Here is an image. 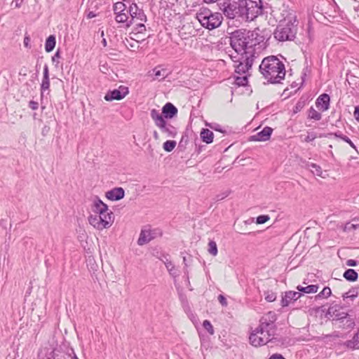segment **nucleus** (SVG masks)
I'll return each instance as SVG.
<instances>
[{
    "instance_id": "f704fd0d",
    "label": "nucleus",
    "mask_w": 359,
    "mask_h": 359,
    "mask_svg": "<svg viewBox=\"0 0 359 359\" xmlns=\"http://www.w3.org/2000/svg\"><path fill=\"white\" fill-rule=\"evenodd\" d=\"M159 67H156L154 69H153V72L155 76V79L163 80L168 76V73L166 72V69H159Z\"/></svg>"
},
{
    "instance_id": "e2e57ef3",
    "label": "nucleus",
    "mask_w": 359,
    "mask_h": 359,
    "mask_svg": "<svg viewBox=\"0 0 359 359\" xmlns=\"http://www.w3.org/2000/svg\"><path fill=\"white\" fill-rule=\"evenodd\" d=\"M346 264L348 266H355L358 265V262L355 259H348Z\"/></svg>"
},
{
    "instance_id": "a19ab883",
    "label": "nucleus",
    "mask_w": 359,
    "mask_h": 359,
    "mask_svg": "<svg viewBox=\"0 0 359 359\" xmlns=\"http://www.w3.org/2000/svg\"><path fill=\"white\" fill-rule=\"evenodd\" d=\"M332 294V290L331 289L326 286L323 288V290L320 292L317 295L315 296V299H321V298H323V297H330Z\"/></svg>"
},
{
    "instance_id": "4d7b16f0",
    "label": "nucleus",
    "mask_w": 359,
    "mask_h": 359,
    "mask_svg": "<svg viewBox=\"0 0 359 359\" xmlns=\"http://www.w3.org/2000/svg\"><path fill=\"white\" fill-rule=\"evenodd\" d=\"M218 301L223 306H227V300L226 297L223 294H219L218 296Z\"/></svg>"
},
{
    "instance_id": "0eeeda50",
    "label": "nucleus",
    "mask_w": 359,
    "mask_h": 359,
    "mask_svg": "<svg viewBox=\"0 0 359 359\" xmlns=\"http://www.w3.org/2000/svg\"><path fill=\"white\" fill-rule=\"evenodd\" d=\"M150 116L156 126L160 129L162 133L165 134L168 137L174 138L177 136L178 133L177 128L168 122L167 120H164L159 115V111L157 109H151Z\"/></svg>"
},
{
    "instance_id": "9b49d317",
    "label": "nucleus",
    "mask_w": 359,
    "mask_h": 359,
    "mask_svg": "<svg viewBox=\"0 0 359 359\" xmlns=\"http://www.w3.org/2000/svg\"><path fill=\"white\" fill-rule=\"evenodd\" d=\"M129 93V89L125 86H120L118 88L109 90L104 95L106 101L121 100Z\"/></svg>"
},
{
    "instance_id": "7ed1b4c3",
    "label": "nucleus",
    "mask_w": 359,
    "mask_h": 359,
    "mask_svg": "<svg viewBox=\"0 0 359 359\" xmlns=\"http://www.w3.org/2000/svg\"><path fill=\"white\" fill-rule=\"evenodd\" d=\"M255 35V31L236 29L231 33L230 45L238 55H250L251 53H255V50L252 49V40Z\"/></svg>"
},
{
    "instance_id": "20e7f679",
    "label": "nucleus",
    "mask_w": 359,
    "mask_h": 359,
    "mask_svg": "<svg viewBox=\"0 0 359 359\" xmlns=\"http://www.w3.org/2000/svg\"><path fill=\"white\" fill-rule=\"evenodd\" d=\"M297 31V16L294 13H289L279 22L273 32V36L278 41H293L296 37Z\"/></svg>"
},
{
    "instance_id": "5701e85b",
    "label": "nucleus",
    "mask_w": 359,
    "mask_h": 359,
    "mask_svg": "<svg viewBox=\"0 0 359 359\" xmlns=\"http://www.w3.org/2000/svg\"><path fill=\"white\" fill-rule=\"evenodd\" d=\"M337 325L338 327L343 330H351L355 326V318L350 314L347 313V315L344 316V318H342Z\"/></svg>"
},
{
    "instance_id": "13d9d810",
    "label": "nucleus",
    "mask_w": 359,
    "mask_h": 359,
    "mask_svg": "<svg viewBox=\"0 0 359 359\" xmlns=\"http://www.w3.org/2000/svg\"><path fill=\"white\" fill-rule=\"evenodd\" d=\"M30 42H31V39H30L29 36L25 35L24 37V41H23L24 46L27 48H31Z\"/></svg>"
},
{
    "instance_id": "8fccbe9b",
    "label": "nucleus",
    "mask_w": 359,
    "mask_h": 359,
    "mask_svg": "<svg viewBox=\"0 0 359 359\" xmlns=\"http://www.w3.org/2000/svg\"><path fill=\"white\" fill-rule=\"evenodd\" d=\"M336 308H337L336 306H332V305L330 306L327 309L326 313L325 314V316L327 318H328V319L332 320V319L333 318V316H334L333 314H334V311H336Z\"/></svg>"
},
{
    "instance_id": "f3484780",
    "label": "nucleus",
    "mask_w": 359,
    "mask_h": 359,
    "mask_svg": "<svg viewBox=\"0 0 359 359\" xmlns=\"http://www.w3.org/2000/svg\"><path fill=\"white\" fill-rule=\"evenodd\" d=\"M161 113L159 112V115L163 118L164 120L172 119L177 116L178 109L171 102H167L162 107Z\"/></svg>"
},
{
    "instance_id": "c03bdc74",
    "label": "nucleus",
    "mask_w": 359,
    "mask_h": 359,
    "mask_svg": "<svg viewBox=\"0 0 359 359\" xmlns=\"http://www.w3.org/2000/svg\"><path fill=\"white\" fill-rule=\"evenodd\" d=\"M203 327L210 335L214 334V328L210 320H205L203 322Z\"/></svg>"
},
{
    "instance_id": "603ef678",
    "label": "nucleus",
    "mask_w": 359,
    "mask_h": 359,
    "mask_svg": "<svg viewBox=\"0 0 359 359\" xmlns=\"http://www.w3.org/2000/svg\"><path fill=\"white\" fill-rule=\"evenodd\" d=\"M231 193V191L229 190H226L222 193H220L217 195H216L215 196V200L217 201H222L223 199H224L225 198H226Z\"/></svg>"
},
{
    "instance_id": "e433bc0d",
    "label": "nucleus",
    "mask_w": 359,
    "mask_h": 359,
    "mask_svg": "<svg viewBox=\"0 0 359 359\" xmlns=\"http://www.w3.org/2000/svg\"><path fill=\"white\" fill-rule=\"evenodd\" d=\"M311 74V67L308 65L307 60H305V67H304L302 72V83H301V87L303 86L306 78L307 76L310 75Z\"/></svg>"
},
{
    "instance_id": "5fc2aeb1",
    "label": "nucleus",
    "mask_w": 359,
    "mask_h": 359,
    "mask_svg": "<svg viewBox=\"0 0 359 359\" xmlns=\"http://www.w3.org/2000/svg\"><path fill=\"white\" fill-rule=\"evenodd\" d=\"M317 137L314 132L308 133V135L304 138L306 142H311Z\"/></svg>"
},
{
    "instance_id": "3c124183",
    "label": "nucleus",
    "mask_w": 359,
    "mask_h": 359,
    "mask_svg": "<svg viewBox=\"0 0 359 359\" xmlns=\"http://www.w3.org/2000/svg\"><path fill=\"white\" fill-rule=\"evenodd\" d=\"M143 22H141L136 24L134 28V31L136 32V33H143L144 31H146V27Z\"/></svg>"
},
{
    "instance_id": "1a4fd4ad",
    "label": "nucleus",
    "mask_w": 359,
    "mask_h": 359,
    "mask_svg": "<svg viewBox=\"0 0 359 359\" xmlns=\"http://www.w3.org/2000/svg\"><path fill=\"white\" fill-rule=\"evenodd\" d=\"M70 356V354L48 345L39 349L37 359H69Z\"/></svg>"
},
{
    "instance_id": "864d4df0",
    "label": "nucleus",
    "mask_w": 359,
    "mask_h": 359,
    "mask_svg": "<svg viewBox=\"0 0 359 359\" xmlns=\"http://www.w3.org/2000/svg\"><path fill=\"white\" fill-rule=\"evenodd\" d=\"M61 57L60 50L57 49L53 56L52 57V62L55 63V67H57V64L59 63L58 59Z\"/></svg>"
},
{
    "instance_id": "b1692460",
    "label": "nucleus",
    "mask_w": 359,
    "mask_h": 359,
    "mask_svg": "<svg viewBox=\"0 0 359 359\" xmlns=\"http://www.w3.org/2000/svg\"><path fill=\"white\" fill-rule=\"evenodd\" d=\"M344 345L351 350L359 349V332L355 333L351 339L346 341Z\"/></svg>"
},
{
    "instance_id": "c9c22d12",
    "label": "nucleus",
    "mask_w": 359,
    "mask_h": 359,
    "mask_svg": "<svg viewBox=\"0 0 359 359\" xmlns=\"http://www.w3.org/2000/svg\"><path fill=\"white\" fill-rule=\"evenodd\" d=\"M267 343H272L276 345H285L287 343V338L278 337L276 334L273 337L266 339Z\"/></svg>"
},
{
    "instance_id": "412c9836",
    "label": "nucleus",
    "mask_w": 359,
    "mask_h": 359,
    "mask_svg": "<svg viewBox=\"0 0 359 359\" xmlns=\"http://www.w3.org/2000/svg\"><path fill=\"white\" fill-rule=\"evenodd\" d=\"M259 334H260V333H257L256 328L251 332L249 337L250 344L255 347L262 346L267 344L266 339L262 336H259Z\"/></svg>"
},
{
    "instance_id": "774afa93",
    "label": "nucleus",
    "mask_w": 359,
    "mask_h": 359,
    "mask_svg": "<svg viewBox=\"0 0 359 359\" xmlns=\"http://www.w3.org/2000/svg\"><path fill=\"white\" fill-rule=\"evenodd\" d=\"M354 117L356 119V121H359V105L355 107Z\"/></svg>"
},
{
    "instance_id": "c756f323",
    "label": "nucleus",
    "mask_w": 359,
    "mask_h": 359,
    "mask_svg": "<svg viewBox=\"0 0 359 359\" xmlns=\"http://www.w3.org/2000/svg\"><path fill=\"white\" fill-rule=\"evenodd\" d=\"M271 329H277L275 323H268L266 324L259 323V325L257 327V333H260V335H264L265 331Z\"/></svg>"
},
{
    "instance_id": "2f4dec72",
    "label": "nucleus",
    "mask_w": 359,
    "mask_h": 359,
    "mask_svg": "<svg viewBox=\"0 0 359 359\" xmlns=\"http://www.w3.org/2000/svg\"><path fill=\"white\" fill-rule=\"evenodd\" d=\"M305 168L307 169L313 168V170H312L311 172L314 175H316L317 176L319 177H322L323 171L321 167L319 165L307 161L305 163Z\"/></svg>"
},
{
    "instance_id": "a18cd8bd",
    "label": "nucleus",
    "mask_w": 359,
    "mask_h": 359,
    "mask_svg": "<svg viewBox=\"0 0 359 359\" xmlns=\"http://www.w3.org/2000/svg\"><path fill=\"white\" fill-rule=\"evenodd\" d=\"M165 266L166 269H168L169 273L172 276H176V274L173 271L175 270V266L172 263V262L168 259L164 261Z\"/></svg>"
},
{
    "instance_id": "0e129e2a",
    "label": "nucleus",
    "mask_w": 359,
    "mask_h": 359,
    "mask_svg": "<svg viewBox=\"0 0 359 359\" xmlns=\"http://www.w3.org/2000/svg\"><path fill=\"white\" fill-rule=\"evenodd\" d=\"M269 359H285L283 355L280 353H274L271 355Z\"/></svg>"
},
{
    "instance_id": "79ce46f5",
    "label": "nucleus",
    "mask_w": 359,
    "mask_h": 359,
    "mask_svg": "<svg viewBox=\"0 0 359 359\" xmlns=\"http://www.w3.org/2000/svg\"><path fill=\"white\" fill-rule=\"evenodd\" d=\"M208 252L210 255H212L213 256H215L217 255V252H218L217 245L215 241H210L208 243Z\"/></svg>"
},
{
    "instance_id": "4468645a",
    "label": "nucleus",
    "mask_w": 359,
    "mask_h": 359,
    "mask_svg": "<svg viewBox=\"0 0 359 359\" xmlns=\"http://www.w3.org/2000/svg\"><path fill=\"white\" fill-rule=\"evenodd\" d=\"M131 7H133V11H130V15L129 16L130 27L135 23L137 20H140L141 22L147 21V16L142 8H140L133 1V5L131 4Z\"/></svg>"
},
{
    "instance_id": "bb28decb",
    "label": "nucleus",
    "mask_w": 359,
    "mask_h": 359,
    "mask_svg": "<svg viewBox=\"0 0 359 359\" xmlns=\"http://www.w3.org/2000/svg\"><path fill=\"white\" fill-rule=\"evenodd\" d=\"M343 277L347 281L355 282L358 279V273L355 269H348L344 272Z\"/></svg>"
},
{
    "instance_id": "680f3d73",
    "label": "nucleus",
    "mask_w": 359,
    "mask_h": 359,
    "mask_svg": "<svg viewBox=\"0 0 359 359\" xmlns=\"http://www.w3.org/2000/svg\"><path fill=\"white\" fill-rule=\"evenodd\" d=\"M343 141L348 143L352 148L355 149H356L355 145L348 136H344V137H343Z\"/></svg>"
},
{
    "instance_id": "a878e982",
    "label": "nucleus",
    "mask_w": 359,
    "mask_h": 359,
    "mask_svg": "<svg viewBox=\"0 0 359 359\" xmlns=\"http://www.w3.org/2000/svg\"><path fill=\"white\" fill-rule=\"evenodd\" d=\"M200 135L201 140L206 144H210L213 142L214 134L208 128H202Z\"/></svg>"
},
{
    "instance_id": "a211bd4d",
    "label": "nucleus",
    "mask_w": 359,
    "mask_h": 359,
    "mask_svg": "<svg viewBox=\"0 0 359 359\" xmlns=\"http://www.w3.org/2000/svg\"><path fill=\"white\" fill-rule=\"evenodd\" d=\"M273 133V129L269 126H265L261 131L250 136V140L256 142H264L269 140Z\"/></svg>"
},
{
    "instance_id": "6e6d98bb",
    "label": "nucleus",
    "mask_w": 359,
    "mask_h": 359,
    "mask_svg": "<svg viewBox=\"0 0 359 359\" xmlns=\"http://www.w3.org/2000/svg\"><path fill=\"white\" fill-rule=\"evenodd\" d=\"M28 106L32 110H36L39 108V103L34 100H30L28 103Z\"/></svg>"
},
{
    "instance_id": "49530a36",
    "label": "nucleus",
    "mask_w": 359,
    "mask_h": 359,
    "mask_svg": "<svg viewBox=\"0 0 359 359\" xmlns=\"http://www.w3.org/2000/svg\"><path fill=\"white\" fill-rule=\"evenodd\" d=\"M347 312H341V313H335V316H333V318L332 319V324L337 325L339 321L344 318V316L347 315Z\"/></svg>"
},
{
    "instance_id": "6e6552de",
    "label": "nucleus",
    "mask_w": 359,
    "mask_h": 359,
    "mask_svg": "<svg viewBox=\"0 0 359 359\" xmlns=\"http://www.w3.org/2000/svg\"><path fill=\"white\" fill-rule=\"evenodd\" d=\"M231 58L234 62H238L235 65V72L238 74H243L252 67L255 55V53H251L250 55H241L238 59H236L237 55H231Z\"/></svg>"
},
{
    "instance_id": "cd10ccee",
    "label": "nucleus",
    "mask_w": 359,
    "mask_h": 359,
    "mask_svg": "<svg viewBox=\"0 0 359 359\" xmlns=\"http://www.w3.org/2000/svg\"><path fill=\"white\" fill-rule=\"evenodd\" d=\"M56 45V37L54 34L48 36L45 42V50L47 53L53 51Z\"/></svg>"
},
{
    "instance_id": "423d86ee",
    "label": "nucleus",
    "mask_w": 359,
    "mask_h": 359,
    "mask_svg": "<svg viewBox=\"0 0 359 359\" xmlns=\"http://www.w3.org/2000/svg\"><path fill=\"white\" fill-rule=\"evenodd\" d=\"M131 4L133 5V1L123 0L122 1H118L113 5V11L116 15V22L119 24H122V27L125 28L130 27V11H133Z\"/></svg>"
},
{
    "instance_id": "aec40b11",
    "label": "nucleus",
    "mask_w": 359,
    "mask_h": 359,
    "mask_svg": "<svg viewBox=\"0 0 359 359\" xmlns=\"http://www.w3.org/2000/svg\"><path fill=\"white\" fill-rule=\"evenodd\" d=\"M330 97L327 93L321 94L316 100V107L322 111H325L330 109Z\"/></svg>"
},
{
    "instance_id": "9d476101",
    "label": "nucleus",
    "mask_w": 359,
    "mask_h": 359,
    "mask_svg": "<svg viewBox=\"0 0 359 359\" xmlns=\"http://www.w3.org/2000/svg\"><path fill=\"white\" fill-rule=\"evenodd\" d=\"M106 216L102 217L97 215H90L88 217L89 223L98 230L109 228L114 222V216L112 211H110Z\"/></svg>"
},
{
    "instance_id": "338daca9",
    "label": "nucleus",
    "mask_w": 359,
    "mask_h": 359,
    "mask_svg": "<svg viewBox=\"0 0 359 359\" xmlns=\"http://www.w3.org/2000/svg\"><path fill=\"white\" fill-rule=\"evenodd\" d=\"M332 134V136H334L336 137L340 138L343 140V137L346 136L345 135L342 134L341 131H337L335 133H331Z\"/></svg>"
},
{
    "instance_id": "4be33fe9",
    "label": "nucleus",
    "mask_w": 359,
    "mask_h": 359,
    "mask_svg": "<svg viewBox=\"0 0 359 359\" xmlns=\"http://www.w3.org/2000/svg\"><path fill=\"white\" fill-rule=\"evenodd\" d=\"M50 88V79H49V70L47 65L43 67V79L41 83V97H43V94L46 90H49Z\"/></svg>"
},
{
    "instance_id": "c85d7f7f",
    "label": "nucleus",
    "mask_w": 359,
    "mask_h": 359,
    "mask_svg": "<svg viewBox=\"0 0 359 359\" xmlns=\"http://www.w3.org/2000/svg\"><path fill=\"white\" fill-rule=\"evenodd\" d=\"M297 290H298V292L302 293V295L304 293H305V294L316 293V292H317V291L318 290V285H309L306 287L298 285L297 287Z\"/></svg>"
},
{
    "instance_id": "473e14b6",
    "label": "nucleus",
    "mask_w": 359,
    "mask_h": 359,
    "mask_svg": "<svg viewBox=\"0 0 359 359\" xmlns=\"http://www.w3.org/2000/svg\"><path fill=\"white\" fill-rule=\"evenodd\" d=\"M308 101V97H305L304 95H302L297 102L296 103L295 106L293 108V114H297L299 112L306 104V102Z\"/></svg>"
},
{
    "instance_id": "4c0bfd02",
    "label": "nucleus",
    "mask_w": 359,
    "mask_h": 359,
    "mask_svg": "<svg viewBox=\"0 0 359 359\" xmlns=\"http://www.w3.org/2000/svg\"><path fill=\"white\" fill-rule=\"evenodd\" d=\"M322 118L320 112L317 111L313 107H311L308 110V118L319 121Z\"/></svg>"
},
{
    "instance_id": "052dcab7",
    "label": "nucleus",
    "mask_w": 359,
    "mask_h": 359,
    "mask_svg": "<svg viewBox=\"0 0 359 359\" xmlns=\"http://www.w3.org/2000/svg\"><path fill=\"white\" fill-rule=\"evenodd\" d=\"M276 330L277 329H271V330H268L267 331H265V332L266 333V335H267V338L266 339H269V338L273 337V335H276Z\"/></svg>"
},
{
    "instance_id": "f8f14e48",
    "label": "nucleus",
    "mask_w": 359,
    "mask_h": 359,
    "mask_svg": "<svg viewBox=\"0 0 359 359\" xmlns=\"http://www.w3.org/2000/svg\"><path fill=\"white\" fill-rule=\"evenodd\" d=\"M255 35L252 39V49L255 50V46L259 45V47L266 46L267 41L271 38L270 32L266 30H262L260 33H258L259 29L257 28L255 30Z\"/></svg>"
},
{
    "instance_id": "f257e3e1",
    "label": "nucleus",
    "mask_w": 359,
    "mask_h": 359,
    "mask_svg": "<svg viewBox=\"0 0 359 359\" xmlns=\"http://www.w3.org/2000/svg\"><path fill=\"white\" fill-rule=\"evenodd\" d=\"M220 8L229 19L252 21L263 14L262 0H225Z\"/></svg>"
},
{
    "instance_id": "f03ea898",
    "label": "nucleus",
    "mask_w": 359,
    "mask_h": 359,
    "mask_svg": "<svg viewBox=\"0 0 359 359\" xmlns=\"http://www.w3.org/2000/svg\"><path fill=\"white\" fill-rule=\"evenodd\" d=\"M259 71L267 83L271 84L281 83L286 74L285 64L276 55L264 57L259 66Z\"/></svg>"
},
{
    "instance_id": "7c9ffc66",
    "label": "nucleus",
    "mask_w": 359,
    "mask_h": 359,
    "mask_svg": "<svg viewBox=\"0 0 359 359\" xmlns=\"http://www.w3.org/2000/svg\"><path fill=\"white\" fill-rule=\"evenodd\" d=\"M277 320L276 314L273 311H269L266 315L262 316L259 320L261 323H275Z\"/></svg>"
},
{
    "instance_id": "69168bd1",
    "label": "nucleus",
    "mask_w": 359,
    "mask_h": 359,
    "mask_svg": "<svg viewBox=\"0 0 359 359\" xmlns=\"http://www.w3.org/2000/svg\"><path fill=\"white\" fill-rule=\"evenodd\" d=\"M24 0H13L11 5L15 4V8H20L23 3Z\"/></svg>"
},
{
    "instance_id": "58836bf2",
    "label": "nucleus",
    "mask_w": 359,
    "mask_h": 359,
    "mask_svg": "<svg viewBox=\"0 0 359 359\" xmlns=\"http://www.w3.org/2000/svg\"><path fill=\"white\" fill-rule=\"evenodd\" d=\"M248 83V75L243 76H235L234 84L238 87L246 86Z\"/></svg>"
},
{
    "instance_id": "09e8293b",
    "label": "nucleus",
    "mask_w": 359,
    "mask_h": 359,
    "mask_svg": "<svg viewBox=\"0 0 359 359\" xmlns=\"http://www.w3.org/2000/svg\"><path fill=\"white\" fill-rule=\"evenodd\" d=\"M270 219V217L268 215H260L256 217V223L257 224H262L266 223Z\"/></svg>"
},
{
    "instance_id": "6ab92c4d",
    "label": "nucleus",
    "mask_w": 359,
    "mask_h": 359,
    "mask_svg": "<svg viewBox=\"0 0 359 359\" xmlns=\"http://www.w3.org/2000/svg\"><path fill=\"white\" fill-rule=\"evenodd\" d=\"M106 198L111 201L121 200L125 196V190L122 187H115L105 193Z\"/></svg>"
},
{
    "instance_id": "ea45409f",
    "label": "nucleus",
    "mask_w": 359,
    "mask_h": 359,
    "mask_svg": "<svg viewBox=\"0 0 359 359\" xmlns=\"http://www.w3.org/2000/svg\"><path fill=\"white\" fill-rule=\"evenodd\" d=\"M177 142L175 140H166L163 144V149L167 152H171L176 147Z\"/></svg>"
},
{
    "instance_id": "39448f33",
    "label": "nucleus",
    "mask_w": 359,
    "mask_h": 359,
    "mask_svg": "<svg viewBox=\"0 0 359 359\" xmlns=\"http://www.w3.org/2000/svg\"><path fill=\"white\" fill-rule=\"evenodd\" d=\"M196 18L204 28L212 30L220 26L223 17L219 13H212L210 9L201 7L196 13Z\"/></svg>"
},
{
    "instance_id": "dca6fc26",
    "label": "nucleus",
    "mask_w": 359,
    "mask_h": 359,
    "mask_svg": "<svg viewBox=\"0 0 359 359\" xmlns=\"http://www.w3.org/2000/svg\"><path fill=\"white\" fill-rule=\"evenodd\" d=\"M92 210L95 213L98 214V216H106V217H107V215L111 211L109 210L108 205L98 196H96L93 200Z\"/></svg>"
},
{
    "instance_id": "de8ad7c7",
    "label": "nucleus",
    "mask_w": 359,
    "mask_h": 359,
    "mask_svg": "<svg viewBox=\"0 0 359 359\" xmlns=\"http://www.w3.org/2000/svg\"><path fill=\"white\" fill-rule=\"evenodd\" d=\"M206 126H209L211 129L215 131H218L222 133H226V131L222 128V127L217 123H206Z\"/></svg>"
},
{
    "instance_id": "37998d69",
    "label": "nucleus",
    "mask_w": 359,
    "mask_h": 359,
    "mask_svg": "<svg viewBox=\"0 0 359 359\" xmlns=\"http://www.w3.org/2000/svg\"><path fill=\"white\" fill-rule=\"evenodd\" d=\"M264 297L266 301L273 302L276 299V293L273 291L267 290L264 292Z\"/></svg>"
},
{
    "instance_id": "bf43d9fd",
    "label": "nucleus",
    "mask_w": 359,
    "mask_h": 359,
    "mask_svg": "<svg viewBox=\"0 0 359 359\" xmlns=\"http://www.w3.org/2000/svg\"><path fill=\"white\" fill-rule=\"evenodd\" d=\"M187 257H186V256H184L183 257V263L184 264V273L185 275H187V280L189 283V276H188V270H187L188 264H187Z\"/></svg>"
},
{
    "instance_id": "393cba45",
    "label": "nucleus",
    "mask_w": 359,
    "mask_h": 359,
    "mask_svg": "<svg viewBox=\"0 0 359 359\" xmlns=\"http://www.w3.org/2000/svg\"><path fill=\"white\" fill-rule=\"evenodd\" d=\"M192 133V131H190L188 129H186L185 131L183 132L181 140L178 144L177 149H179V151H185V149L187 148V145L189 141V133Z\"/></svg>"
},
{
    "instance_id": "ddd939ff",
    "label": "nucleus",
    "mask_w": 359,
    "mask_h": 359,
    "mask_svg": "<svg viewBox=\"0 0 359 359\" xmlns=\"http://www.w3.org/2000/svg\"><path fill=\"white\" fill-rule=\"evenodd\" d=\"M157 234L162 236V231L158 229L148 231L142 230L137 240V244L139 245H143L148 243L151 240L154 239Z\"/></svg>"
},
{
    "instance_id": "2eb2a0df",
    "label": "nucleus",
    "mask_w": 359,
    "mask_h": 359,
    "mask_svg": "<svg viewBox=\"0 0 359 359\" xmlns=\"http://www.w3.org/2000/svg\"><path fill=\"white\" fill-rule=\"evenodd\" d=\"M301 297V292L292 290L286 291L282 294L280 305L283 308L288 306L290 304L294 303Z\"/></svg>"
},
{
    "instance_id": "72a5a7b5",
    "label": "nucleus",
    "mask_w": 359,
    "mask_h": 359,
    "mask_svg": "<svg viewBox=\"0 0 359 359\" xmlns=\"http://www.w3.org/2000/svg\"><path fill=\"white\" fill-rule=\"evenodd\" d=\"M358 289L359 287H352L348 292L342 294L343 299L345 300L350 298L351 300H353L358 295Z\"/></svg>"
}]
</instances>
